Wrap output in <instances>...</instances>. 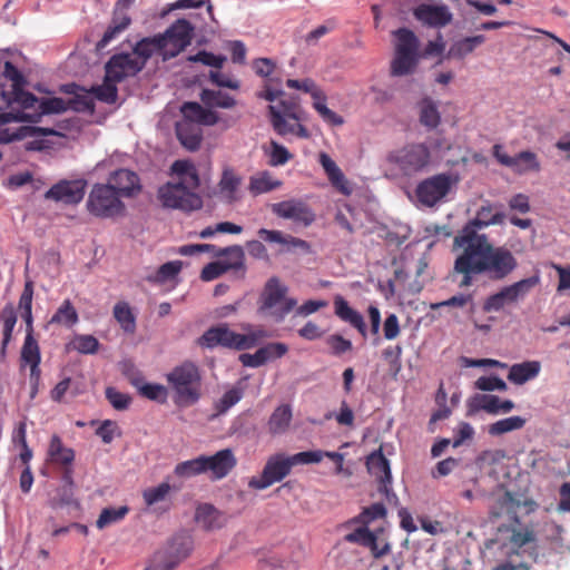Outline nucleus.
<instances>
[{
  "label": "nucleus",
  "mask_w": 570,
  "mask_h": 570,
  "mask_svg": "<svg viewBox=\"0 0 570 570\" xmlns=\"http://www.w3.org/2000/svg\"><path fill=\"white\" fill-rule=\"evenodd\" d=\"M0 322L2 323V343L0 354L7 353V346L12 338V332L17 323V313L12 304H7L0 312Z\"/></svg>",
  "instance_id": "nucleus-42"
},
{
  "label": "nucleus",
  "mask_w": 570,
  "mask_h": 570,
  "mask_svg": "<svg viewBox=\"0 0 570 570\" xmlns=\"http://www.w3.org/2000/svg\"><path fill=\"white\" fill-rule=\"evenodd\" d=\"M541 364L538 361H525L513 364L508 374V380L517 385H522L537 377L540 373Z\"/></svg>",
  "instance_id": "nucleus-36"
},
{
  "label": "nucleus",
  "mask_w": 570,
  "mask_h": 570,
  "mask_svg": "<svg viewBox=\"0 0 570 570\" xmlns=\"http://www.w3.org/2000/svg\"><path fill=\"white\" fill-rule=\"evenodd\" d=\"M287 293L288 287L278 277L268 278L258 297V313L276 323L283 322L297 305V299L288 297Z\"/></svg>",
  "instance_id": "nucleus-5"
},
{
  "label": "nucleus",
  "mask_w": 570,
  "mask_h": 570,
  "mask_svg": "<svg viewBox=\"0 0 570 570\" xmlns=\"http://www.w3.org/2000/svg\"><path fill=\"white\" fill-rule=\"evenodd\" d=\"M493 156L503 166L511 168L518 175L539 173L541 164L535 153L522 150L515 156H509L501 145L493 146Z\"/></svg>",
  "instance_id": "nucleus-18"
},
{
  "label": "nucleus",
  "mask_w": 570,
  "mask_h": 570,
  "mask_svg": "<svg viewBox=\"0 0 570 570\" xmlns=\"http://www.w3.org/2000/svg\"><path fill=\"white\" fill-rule=\"evenodd\" d=\"M105 71L108 80L121 82L127 77L136 76L141 71L131 53H116L106 63Z\"/></svg>",
  "instance_id": "nucleus-22"
},
{
  "label": "nucleus",
  "mask_w": 570,
  "mask_h": 570,
  "mask_svg": "<svg viewBox=\"0 0 570 570\" xmlns=\"http://www.w3.org/2000/svg\"><path fill=\"white\" fill-rule=\"evenodd\" d=\"M500 397L493 394H475L469 401L472 412L484 411L491 415L500 414Z\"/></svg>",
  "instance_id": "nucleus-44"
},
{
  "label": "nucleus",
  "mask_w": 570,
  "mask_h": 570,
  "mask_svg": "<svg viewBox=\"0 0 570 570\" xmlns=\"http://www.w3.org/2000/svg\"><path fill=\"white\" fill-rule=\"evenodd\" d=\"M129 512V508L127 505L118 507V508H105L97 522L96 525L98 529H104L112 523L121 521Z\"/></svg>",
  "instance_id": "nucleus-55"
},
{
  "label": "nucleus",
  "mask_w": 570,
  "mask_h": 570,
  "mask_svg": "<svg viewBox=\"0 0 570 570\" xmlns=\"http://www.w3.org/2000/svg\"><path fill=\"white\" fill-rule=\"evenodd\" d=\"M194 31L195 28L188 20L178 19L165 32L158 33L163 61H168L183 52L191 43Z\"/></svg>",
  "instance_id": "nucleus-11"
},
{
  "label": "nucleus",
  "mask_w": 570,
  "mask_h": 570,
  "mask_svg": "<svg viewBox=\"0 0 570 570\" xmlns=\"http://www.w3.org/2000/svg\"><path fill=\"white\" fill-rule=\"evenodd\" d=\"M258 237L267 243H275L284 246L285 252L301 250L303 254H312V246L308 242L295 237L289 234H284L276 229L261 228Z\"/></svg>",
  "instance_id": "nucleus-26"
},
{
  "label": "nucleus",
  "mask_w": 570,
  "mask_h": 570,
  "mask_svg": "<svg viewBox=\"0 0 570 570\" xmlns=\"http://www.w3.org/2000/svg\"><path fill=\"white\" fill-rule=\"evenodd\" d=\"M334 312L340 320L355 327L363 337L366 336V325L362 314L352 308L344 297L338 295L334 298Z\"/></svg>",
  "instance_id": "nucleus-30"
},
{
  "label": "nucleus",
  "mask_w": 570,
  "mask_h": 570,
  "mask_svg": "<svg viewBox=\"0 0 570 570\" xmlns=\"http://www.w3.org/2000/svg\"><path fill=\"white\" fill-rule=\"evenodd\" d=\"M263 363L282 358L288 352V346L282 342H272L258 348Z\"/></svg>",
  "instance_id": "nucleus-59"
},
{
  "label": "nucleus",
  "mask_w": 570,
  "mask_h": 570,
  "mask_svg": "<svg viewBox=\"0 0 570 570\" xmlns=\"http://www.w3.org/2000/svg\"><path fill=\"white\" fill-rule=\"evenodd\" d=\"M271 212L277 218L293 222L295 225L308 227L316 220L312 207L299 198H291L271 205Z\"/></svg>",
  "instance_id": "nucleus-15"
},
{
  "label": "nucleus",
  "mask_w": 570,
  "mask_h": 570,
  "mask_svg": "<svg viewBox=\"0 0 570 570\" xmlns=\"http://www.w3.org/2000/svg\"><path fill=\"white\" fill-rule=\"evenodd\" d=\"M385 161L403 176L412 177L425 170L431 163V150L423 142H413L390 151Z\"/></svg>",
  "instance_id": "nucleus-8"
},
{
  "label": "nucleus",
  "mask_w": 570,
  "mask_h": 570,
  "mask_svg": "<svg viewBox=\"0 0 570 570\" xmlns=\"http://www.w3.org/2000/svg\"><path fill=\"white\" fill-rule=\"evenodd\" d=\"M48 455L53 463L63 466L71 465L75 460V451L71 448H66L61 438L57 434L51 436Z\"/></svg>",
  "instance_id": "nucleus-39"
},
{
  "label": "nucleus",
  "mask_w": 570,
  "mask_h": 570,
  "mask_svg": "<svg viewBox=\"0 0 570 570\" xmlns=\"http://www.w3.org/2000/svg\"><path fill=\"white\" fill-rule=\"evenodd\" d=\"M193 550V540L188 535H175L168 544L157 552L163 554L164 559L176 568L185 560Z\"/></svg>",
  "instance_id": "nucleus-27"
},
{
  "label": "nucleus",
  "mask_w": 570,
  "mask_h": 570,
  "mask_svg": "<svg viewBox=\"0 0 570 570\" xmlns=\"http://www.w3.org/2000/svg\"><path fill=\"white\" fill-rule=\"evenodd\" d=\"M175 474L179 478L188 479L204 473V463L202 455L178 463L174 470Z\"/></svg>",
  "instance_id": "nucleus-56"
},
{
  "label": "nucleus",
  "mask_w": 570,
  "mask_h": 570,
  "mask_svg": "<svg viewBox=\"0 0 570 570\" xmlns=\"http://www.w3.org/2000/svg\"><path fill=\"white\" fill-rule=\"evenodd\" d=\"M293 158V155L286 147L275 140L271 141V150L268 153V164L273 167L283 166Z\"/></svg>",
  "instance_id": "nucleus-60"
},
{
  "label": "nucleus",
  "mask_w": 570,
  "mask_h": 570,
  "mask_svg": "<svg viewBox=\"0 0 570 570\" xmlns=\"http://www.w3.org/2000/svg\"><path fill=\"white\" fill-rule=\"evenodd\" d=\"M242 183V176H239L234 168L227 166L223 169L218 183L219 194L227 203H234L238 200L237 191Z\"/></svg>",
  "instance_id": "nucleus-33"
},
{
  "label": "nucleus",
  "mask_w": 570,
  "mask_h": 570,
  "mask_svg": "<svg viewBox=\"0 0 570 570\" xmlns=\"http://www.w3.org/2000/svg\"><path fill=\"white\" fill-rule=\"evenodd\" d=\"M181 112L186 121L195 125L214 126L219 121V116L212 108L203 107L198 102H185Z\"/></svg>",
  "instance_id": "nucleus-29"
},
{
  "label": "nucleus",
  "mask_w": 570,
  "mask_h": 570,
  "mask_svg": "<svg viewBox=\"0 0 570 570\" xmlns=\"http://www.w3.org/2000/svg\"><path fill=\"white\" fill-rule=\"evenodd\" d=\"M318 163L332 186L341 194L348 196L352 193V188L337 164L326 153H320Z\"/></svg>",
  "instance_id": "nucleus-28"
},
{
  "label": "nucleus",
  "mask_w": 570,
  "mask_h": 570,
  "mask_svg": "<svg viewBox=\"0 0 570 570\" xmlns=\"http://www.w3.org/2000/svg\"><path fill=\"white\" fill-rule=\"evenodd\" d=\"M498 508H492L490 513L493 518H499L503 514H515L517 509L520 507V501L517 500L511 492H504L497 500Z\"/></svg>",
  "instance_id": "nucleus-54"
},
{
  "label": "nucleus",
  "mask_w": 570,
  "mask_h": 570,
  "mask_svg": "<svg viewBox=\"0 0 570 570\" xmlns=\"http://www.w3.org/2000/svg\"><path fill=\"white\" fill-rule=\"evenodd\" d=\"M112 313L125 333L134 334L136 332V316L127 302H118L114 306Z\"/></svg>",
  "instance_id": "nucleus-45"
},
{
  "label": "nucleus",
  "mask_w": 570,
  "mask_h": 570,
  "mask_svg": "<svg viewBox=\"0 0 570 570\" xmlns=\"http://www.w3.org/2000/svg\"><path fill=\"white\" fill-rule=\"evenodd\" d=\"M282 181L274 179L268 171H262L249 179L248 190L252 195L257 196L277 189Z\"/></svg>",
  "instance_id": "nucleus-43"
},
{
  "label": "nucleus",
  "mask_w": 570,
  "mask_h": 570,
  "mask_svg": "<svg viewBox=\"0 0 570 570\" xmlns=\"http://www.w3.org/2000/svg\"><path fill=\"white\" fill-rule=\"evenodd\" d=\"M483 275L489 279L499 282L505 279L518 267V259L505 246L490 244L487 264H483Z\"/></svg>",
  "instance_id": "nucleus-14"
},
{
  "label": "nucleus",
  "mask_w": 570,
  "mask_h": 570,
  "mask_svg": "<svg viewBox=\"0 0 570 570\" xmlns=\"http://www.w3.org/2000/svg\"><path fill=\"white\" fill-rule=\"evenodd\" d=\"M503 219L504 214L494 212V206L488 203L479 208L475 217L470 220L462 229H470L474 233H479V229L490 225L501 224Z\"/></svg>",
  "instance_id": "nucleus-32"
},
{
  "label": "nucleus",
  "mask_w": 570,
  "mask_h": 570,
  "mask_svg": "<svg viewBox=\"0 0 570 570\" xmlns=\"http://www.w3.org/2000/svg\"><path fill=\"white\" fill-rule=\"evenodd\" d=\"M540 283V277L533 275L520 279L511 285L502 287L499 292L490 295L483 303L482 309L485 313L499 312L507 305L517 304L523 299L532 288Z\"/></svg>",
  "instance_id": "nucleus-10"
},
{
  "label": "nucleus",
  "mask_w": 570,
  "mask_h": 570,
  "mask_svg": "<svg viewBox=\"0 0 570 570\" xmlns=\"http://www.w3.org/2000/svg\"><path fill=\"white\" fill-rule=\"evenodd\" d=\"M292 421V409L287 404L277 406L269 416L267 428L273 435L283 434L289 428Z\"/></svg>",
  "instance_id": "nucleus-40"
},
{
  "label": "nucleus",
  "mask_w": 570,
  "mask_h": 570,
  "mask_svg": "<svg viewBox=\"0 0 570 570\" xmlns=\"http://www.w3.org/2000/svg\"><path fill=\"white\" fill-rule=\"evenodd\" d=\"M171 487L168 482H161L157 487L147 488L142 491V499L147 507H153L164 501L170 492Z\"/></svg>",
  "instance_id": "nucleus-58"
},
{
  "label": "nucleus",
  "mask_w": 570,
  "mask_h": 570,
  "mask_svg": "<svg viewBox=\"0 0 570 570\" xmlns=\"http://www.w3.org/2000/svg\"><path fill=\"white\" fill-rule=\"evenodd\" d=\"M16 102L22 109H35L37 111V107L40 100L31 92L24 91L23 87H19L11 90V105Z\"/></svg>",
  "instance_id": "nucleus-61"
},
{
  "label": "nucleus",
  "mask_w": 570,
  "mask_h": 570,
  "mask_svg": "<svg viewBox=\"0 0 570 570\" xmlns=\"http://www.w3.org/2000/svg\"><path fill=\"white\" fill-rule=\"evenodd\" d=\"M70 92V90H67ZM73 97L67 101L68 109H72L77 112H94L95 110V99L92 97V91H88L85 89H79L78 91H72Z\"/></svg>",
  "instance_id": "nucleus-48"
},
{
  "label": "nucleus",
  "mask_w": 570,
  "mask_h": 570,
  "mask_svg": "<svg viewBox=\"0 0 570 570\" xmlns=\"http://www.w3.org/2000/svg\"><path fill=\"white\" fill-rule=\"evenodd\" d=\"M108 184L121 194V197L132 198L141 191L139 176L129 169H117L109 175Z\"/></svg>",
  "instance_id": "nucleus-24"
},
{
  "label": "nucleus",
  "mask_w": 570,
  "mask_h": 570,
  "mask_svg": "<svg viewBox=\"0 0 570 570\" xmlns=\"http://www.w3.org/2000/svg\"><path fill=\"white\" fill-rule=\"evenodd\" d=\"M3 124L0 122V126ZM43 136H58L62 137L63 135L55 128L49 127H39V126H19L17 128L13 127H0V144H8L14 140H21L23 138L32 137L39 138Z\"/></svg>",
  "instance_id": "nucleus-25"
},
{
  "label": "nucleus",
  "mask_w": 570,
  "mask_h": 570,
  "mask_svg": "<svg viewBox=\"0 0 570 570\" xmlns=\"http://www.w3.org/2000/svg\"><path fill=\"white\" fill-rule=\"evenodd\" d=\"M315 458L308 453L298 452L293 455L275 453L268 456L259 475L252 476L248 480V487L253 490H265L273 484L283 481L291 474L293 466L307 464Z\"/></svg>",
  "instance_id": "nucleus-4"
},
{
  "label": "nucleus",
  "mask_w": 570,
  "mask_h": 570,
  "mask_svg": "<svg viewBox=\"0 0 570 570\" xmlns=\"http://www.w3.org/2000/svg\"><path fill=\"white\" fill-rule=\"evenodd\" d=\"M396 39L395 53L391 61V75L402 77L412 73L420 61V41L415 33L407 28L393 31Z\"/></svg>",
  "instance_id": "nucleus-7"
},
{
  "label": "nucleus",
  "mask_w": 570,
  "mask_h": 570,
  "mask_svg": "<svg viewBox=\"0 0 570 570\" xmlns=\"http://www.w3.org/2000/svg\"><path fill=\"white\" fill-rule=\"evenodd\" d=\"M420 122L428 129H434L440 125L441 115L436 104L429 97L420 101Z\"/></svg>",
  "instance_id": "nucleus-46"
},
{
  "label": "nucleus",
  "mask_w": 570,
  "mask_h": 570,
  "mask_svg": "<svg viewBox=\"0 0 570 570\" xmlns=\"http://www.w3.org/2000/svg\"><path fill=\"white\" fill-rule=\"evenodd\" d=\"M117 83L116 80H108L107 75H105L104 82L92 87L91 91L96 99L102 102L114 104L118 97Z\"/></svg>",
  "instance_id": "nucleus-53"
},
{
  "label": "nucleus",
  "mask_w": 570,
  "mask_h": 570,
  "mask_svg": "<svg viewBox=\"0 0 570 570\" xmlns=\"http://www.w3.org/2000/svg\"><path fill=\"white\" fill-rule=\"evenodd\" d=\"M313 107L326 124L331 126H341L344 124L343 117L326 106V95L324 92L313 100Z\"/></svg>",
  "instance_id": "nucleus-52"
},
{
  "label": "nucleus",
  "mask_w": 570,
  "mask_h": 570,
  "mask_svg": "<svg viewBox=\"0 0 570 570\" xmlns=\"http://www.w3.org/2000/svg\"><path fill=\"white\" fill-rule=\"evenodd\" d=\"M21 361L28 365L40 364V347L33 334L27 333L21 348Z\"/></svg>",
  "instance_id": "nucleus-51"
},
{
  "label": "nucleus",
  "mask_w": 570,
  "mask_h": 570,
  "mask_svg": "<svg viewBox=\"0 0 570 570\" xmlns=\"http://www.w3.org/2000/svg\"><path fill=\"white\" fill-rule=\"evenodd\" d=\"M414 18L423 26L441 29L448 26L453 18L446 4L421 3L413 9Z\"/></svg>",
  "instance_id": "nucleus-21"
},
{
  "label": "nucleus",
  "mask_w": 570,
  "mask_h": 570,
  "mask_svg": "<svg viewBox=\"0 0 570 570\" xmlns=\"http://www.w3.org/2000/svg\"><path fill=\"white\" fill-rule=\"evenodd\" d=\"M243 397V390L233 387L226 391L216 404V410L219 414L227 412L232 406L238 403Z\"/></svg>",
  "instance_id": "nucleus-63"
},
{
  "label": "nucleus",
  "mask_w": 570,
  "mask_h": 570,
  "mask_svg": "<svg viewBox=\"0 0 570 570\" xmlns=\"http://www.w3.org/2000/svg\"><path fill=\"white\" fill-rule=\"evenodd\" d=\"M105 394L111 406L117 411L127 410L131 403L129 394L119 392L115 387H107Z\"/></svg>",
  "instance_id": "nucleus-64"
},
{
  "label": "nucleus",
  "mask_w": 570,
  "mask_h": 570,
  "mask_svg": "<svg viewBox=\"0 0 570 570\" xmlns=\"http://www.w3.org/2000/svg\"><path fill=\"white\" fill-rule=\"evenodd\" d=\"M86 187L85 179H62L46 191L45 198L65 205H77L83 199Z\"/></svg>",
  "instance_id": "nucleus-19"
},
{
  "label": "nucleus",
  "mask_w": 570,
  "mask_h": 570,
  "mask_svg": "<svg viewBox=\"0 0 570 570\" xmlns=\"http://www.w3.org/2000/svg\"><path fill=\"white\" fill-rule=\"evenodd\" d=\"M131 24L130 14H120L112 11L111 21L106 29L102 38L97 42V50L100 51L106 48L112 40L119 37Z\"/></svg>",
  "instance_id": "nucleus-34"
},
{
  "label": "nucleus",
  "mask_w": 570,
  "mask_h": 570,
  "mask_svg": "<svg viewBox=\"0 0 570 570\" xmlns=\"http://www.w3.org/2000/svg\"><path fill=\"white\" fill-rule=\"evenodd\" d=\"M527 420L521 416H510L499 420L488 426V433L492 436H499L512 431L521 430Z\"/></svg>",
  "instance_id": "nucleus-49"
},
{
  "label": "nucleus",
  "mask_w": 570,
  "mask_h": 570,
  "mask_svg": "<svg viewBox=\"0 0 570 570\" xmlns=\"http://www.w3.org/2000/svg\"><path fill=\"white\" fill-rule=\"evenodd\" d=\"M78 321L79 316L71 301L65 299L50 318L49 324H59L67 327H71L76 323H78Z\"/></svg>",
  "instance_id": "nucleus-47"
},
{
  "label": "nucleus",
  "mask_w": 570,
  "mask_h": 570,
  "mask_svg": "<svg viewBox=\"0 0 570 570\" xmlns=\"http://www.w3.org/2000/svg\"><path fill=\"white\" fill-rule=\"evenodd\" d=\"M204 463V473L210 472L213 479L220 480L225 478L237 464V460L230 449H224L214 455H202Z\"/></svg>",
  "instance_id": "nucleus-23"
},
{
  "label": "nucleus",
  "mask_w": 570,
  "mask_h": 570,
  "mask_svg": "<svg viewBox=\"0 0 570 570\" xmlns=\"http://www.w3.org/2000/svg\"><path fill=\"white\" fill-rule=\"evenodd\" d=\"M158 199L166 208L193 212L203 207V199L187 190L184 183H167L158 189Z\"/></svg>",
  "instance_id": "nucleus-13"
},
{
  "label": "nucleus",
  "mask_w": 570,
  "mask_h": 570,
  "mask_svg": "<svg viewBox=\"0 0 570 570\" xmlns=\"http://www.w3.org/2000/svg\"><path fill=\"white\" fill-rule=\"evenodd\" d=\"M68 110L67 101L59 97L52 98H43L40 100L37 111L30 114L24 111H9L0 114V122L1 124H10V122H39L43 115L51 114H61Z\"/></svg>",
  "instance_id": "nucleus-16"
},
{
  "label": "nucleus",
  "mask_w": 570,
  "mask_h": 570,
  "mask_svg": "<svg viewBox=\"0 0 570 570\" xmlns=\"http://www.w3.org/2000/svg\"><path fill=\"white\" fill-rule=\"evenodd\" d=\"M366 466L370 474L380 483L379 491L384 494L389 501L391 497L396 499V495L392 492L390 487L392 482L390 462L381 450L374 451L367 456Z\"/></svg>",
  "instance_id": "nucleus-20"
},
{
  "label": "nucleus",
  "mask_w": 570,
  "mask_h": 570,
  "mask_svg": "<svg viewBox=\"0 0 570 570\" xmlns=\"http://www.w3.org/2000/svg\"><path fill=\"white\" fill-rule=\"evenodd\" d=\"M183 263L180 261H171L163 264L154 275L147 277L151 283L164 284L174 279L181 271Z\"/></svg>",
  "instance_id": "nucleus-50"
},
{
  "label": "nucleus",
  "mask_w": 570,
  "mask_h": 570,
  "mask_svg": "<svg viewBox=\"0 0 570 570\" xmlns=\"http://www.w3.org/2000/svg\"><path fill=\"white\" fill-rule=\"evenodd\" d=\"M298 109L293 99H281L268 106L272 127L279 136L294 135L304 139L309 137L307 128L299 124Z\"/></svg>",
  "instance_id": "nucleus-9"
},
{
  "label": "nucleus",
  "mask_w": 570,
  "mask_h": 570,
  "mask_svg": "<svg viewBox=\"0 0 570 570\" xmlns=\"http://www.w3.org/2000/svg\"><path fill=\"white\" fill-rule=\"evenodd\" d=\"M227 58L223 55H215L213 52L200 50L196 55L187 57V61L194 63H202L204 66L213 67L216 69L223 68Z\"/></svg>",
  "instance_id": "nucleus-57"
},
{
  "label": "nucleus",
  "mask_w": 570,
  "mask_h": 570,
  "mask_svg": "<svg viewBox=\"0 0 570 570\" xmlns=\"http://www.w3.org/2000/svg\"><path fill=\"white\" fill-rule=\"evenodd\" d=\"M232 256L233 263L226 262H212L207 264L200 272V278L205 282H210L218 278L227 271H243L245 272V255L244 250L239 245H234L219 249L216 253V257Z\"/></svg>",
  "instance_id": "nucleus-17"
},
{
  "label": "nucleus",
  "mask_w": 570,
  "mask_h": 570,
  "mask_svg": "<svg viewBox=\"0 0 570 570\" xmlns=\"http://www.w3.org/2000/svg\"><path fill=\"white\" fill-rule=\"evenodd\" d=\"M200 101L207 108L232 109L237 101L229 94L222 90L203 89L199 95Z\"/></svg>",
  "instance_id": "nucleus-38"
},
{
  "label": "nucleus",
  "mask_w": 570,
  "mask_h": 570,
  "mask_svg": "<svg viewBox=\"0 0 570 570\" xmlns=\"http://www.w3.org/2000/svg\"><path fill=\"white\" fill-rule=\"evenodd\" d=\"M195 519L206 530L219 529L224 525L223 514L209 503L197 507Z\"/></svg>",
  "instance_id": "nucleus-37"
},
{
  "label": "nucleus",
  "mask_w": 570,
  "mask_h": 570,
  "mask_svg": "<svg viewBox=\"0 0 570 570\" xmlns=\"http://www.w3.org/2000/svg\"><path fill=\"white\" fill-rule=\"evenodd\" d=\"M176 135L180 144L189 151H195L200 147L203 132L197 125L188 121L177 124Z\"/></svg>",
  "instance_id": "nucleus-35"
},
{
  "label": "nucleus",
  "mask_w": 570,
  "mask_h": 570,
  "mask_svg": "<svg viewBox=\"0 0 570 570\" xmlns=\"http://www.w3.org/2000/svg\"><path fill=\"white\" fill-rule=\"evenodd\" d=\"M485 41V36L476 35L472 37H465L453 42L446 53V58L463 59L468 55L472 53L475 48Z\"/></svg>",
  "instance_id": "nucleus-41"
},
{
  "label": "nucleus",
  "mask_w": 570,
  "mask_h": 570,
  "mask_svg": "<svg viewBox=\"0 0 570 570\" xmlns=\"http://www.w3.org/2000/svg\"><path fill=\"white\" fill-rule=\"evenodd\" d=\"M139 394L148 400L165 403L167 401V387L161 384L146 383L139 387Z\"/></svg>",
  "instance_id": "nucleus-62"
},
{
  "label": "nucleus",
  "mask_w": 570,
  "mask_h": 570,
  "mask_svg": "<svg viewBox=\"0 0 570 570\" xmlns=\"http://www.w3.org/2000/svg\"><path fill=\"white\" fill-rule=\"evenodd\" d=\"M245 334L232 331L226 324L213 326L208 328L197 341L202 347L214 348L223 346L236 351H245L255 347L258 343L268 336L267 332L262 328H253L250 325L244 327Z\"/></svg>",
  "instance_id": "nucleus-2"
},
{
  "label": "nucleus",
  "mask_w": 570,
  "mask_h": 570,
  "mask_svg": "<svg viewBox=\"0 0 570 570\" xmlns=\"http://www.w3.org/2000/svg\"><path fill=\"white\" fill-rule=\"evenodd\" d=\"M121 194L111 184L97 183L92 185L86 202L87 212L102 219L121 217L126 213V205Z\"/></svg>",
  "instance_id": "nucleus-6"
},
{
  "label": "nucleus",
  "mask_w": 570,
  "mask_h": 570,
  "mask_svg": "<svg viewBox=\"0 0 570 570\" xmlns=\"http://www.w3.org/2000/svg\"><path fill=\"white\" fill-rule=\"evenodd\" d=\"M491 242L484 234L461 229L453 239V249H459L453 273L461 275L459 287H469L474 277L483 275Z\"/></svg>",
  "instance_id": "nucleus-1"
},
{
  "label": "nucleus",
  "mask_w": 570,
  "mask_h": 570,
  "mask_svg": "<svg viewBox=\"0 0 570 570\" xmlns=\"http://www.w3.org/2000/svg\"><path fill=\"white\" fill-rule=\"evenodd\" d=\"M456 184L452 175L442 173L420 181L415 188V197L424 207H434L441 203Z\"/></svg>",
  "instance_id": "nucleus-12"
},
{
  "label": "nucleus",
  "mask_w": 570,
  "mask_h": 570,
  "mask_svg": "<svg viewBox=\"0 0 570 570\" xmlns=\"http://www.w3.org/2000/svg\"><path fill=\"white\" fill-rule=\"evenodd\" d=\"M166 381L174 392V402L178 406L196 404L202 396V374L191 361H185L166 374Z\"/></svg>",
  "instance_id": "nucleus-3"
},
{
  "label": "nucleus",
  "mask_w": 570,
  "mask_h": 570,
  "mask_svg": "<svg viewBox=\"0 0 570 570\" xmlns=\"http://www.w3.org/2000/svg\"><path fill=\"white\" fill-rule=\"evenodd\" d=\"M159 55L163 58V48L158 36L146 37L140 39L132 47V57L142 70L147 61L155 55Z\"/></svg>",
  "instance_id": "nucleus-31"
}]
</instances>
